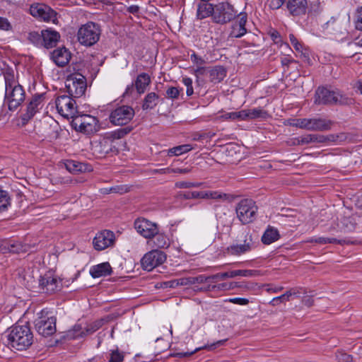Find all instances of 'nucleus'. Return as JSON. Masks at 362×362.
I'll list each match as a JSON object with an SVG mask.
<instances>
[{
  "mask_svg": "<svg viewBox=\"0 0 362 362\" xmlns=\"http://www.w3.org/2000/svg\"><path fill=\"white\" fill-rule=\"evenodd\" d=\"M287 0H270L269 6L271 9L276 10L280 8Z\"/></svg>",
  "mask_w": 362,
  "mask_h": 362,
  "instance_id": "13d9d810",
  "label": "nucleus"
},
{
  "mask_svg": "<svg viewBox=\"0 0 362 362\" xmlns=\"http://www.w3.org/2000/svg\"><path fill=\"white\" fill-rule=\"evenodd\" d=\"M209 278L212 280H224L227 278H232L230 276V272H223V273H218L214 275L209 276Z\"/></svg>",
  "mask_w": 362,
  "mask_h": 362,
  "instance_id": "bf43d9fd",
  "label": "nucleus"
},
{
  "mask_svg": "<svg viewBox=\"0 0 362 362\" xmlns=\"http://www.w3.org/2000/svg\"><path fill=\"white\" fill-rule=\"evenodd\" d=\"M209 280H211V278H209V276H205L204 275H199L198 276H190L189 277V282L192 284H204Z\"/></svg>",
  "mask_w": 362,
  "mask_h": 362,
  "instance_id": "3c124183",
  "label": "nucleus"
},
{
  "mask_svg": "<svg viewBox=\"0 0 362 362\" xmlns=\"http://www.w3.org/2000/svg\"><path fill=\"white\" fill-rule=\"evenodd\" d=\"M200 1H201L197 4V18L199 20H202L211 16L213 18L215 5L209 3L211 0Z\"/></svg>",
  "mask_w": 362,
  "mask_h": 362,
  "instance_id": "b1692460",
  "label": "nucleus"
},
{
  "mask_svg": "<svg viewBox=\"0 0 362 362\" xmlns=\"http://www.w3.org/2000/svg\"><path fill=\"white\" fill-rule=\"evenodd\" d=\"M10 346L18 351L26 350L33 342V334L28 325H15L8 334Z\"/></svg>",
  "mask_w": 362,
  "mask_h": 362,
  "instance_id": "f03ea898",
  "label": "nucleus"
},
{
  "mask_svg": "<svg viewBox=\"0 0 362 362\" xmlns=\"http://www.w3.org/2000/svg\"><path fill=\"white\" fill-rule=\"evenodd\" d=\"M124 356V353L119 351L117 348L114 350H110L108 362H122Z\"/></svg>",
  "mask_w": 362,
  "mask_h": 362,
  "instance_id": "a19ab883",
  "label": "nucleus"
},
{
  "mask_svg": "<svg viewBox=\"0 0 362 362\" xmlns=\"http://www.w3.org/2000/svg\"><path fill=\"white\" fill-rule=\"evenodd\" d=\"M4 79L5 102L8 104L10 110H15L25 100V90L23 86L15 80L13 74H4Z\"/></svg>",
  "mask_w": 362,
  "mask_h": 362,
  "instance_id": "f257e3e1",
  "label": "nucleus"
},
{
  "mask_svg": "<svg viewBox=\"0 0 362 362\" xmlns=\"http://www.w3.org/2000/svg\"><path fill=\"white\" fill-rule=\"evenodd\" d=\"M182 81L184 83V85L187 87V95L188 96L192 95L194 93L192 80L189 77H183Z\"/></svg>",
  "mask_w": 362,
  "mask_h": 362,
  "instance_id": "8fccbe9b",
  "label": "nucleus"
},
{
  "mask_svg": "<svg viewBox=\"0 0 362 362\" xmlns=\"http://www.w3.org/2000/svg\"><path fill=\"white\" fill-rule=\"evenodd\" d=\"M65 86L71 98H80L87 87L86 78L80 74H71L66 79Z\"/></svg>",
  "mask_w": 362,
  "mask_h": 362,
  "instance_id": "0eeeda50",
  "label": "nucleus"
},
{
  "mask_svg": "<svg viewBox=\"0 0 362 362\" xmlns=\"http://www.w3.org/2000/svg\"><path fill=\"white\" fill-rule=\"evenodd\" d=\"M332 100H334V105H351L354 102L352 98L338 89L334 90V97L332 98Z\"/></svg>",
  "mask_w": 362,
  "mask_h": 362,
  "instance_id": "c756f323",
  "label": "nucleus"
},
{
  "mask_svg": "<svg viewBox=\"0 0 362 362\" xmlns=\"http://www.w3.org/2000/svg\"><path fill=\"white\" fill-rule=\"evenodd\" d=\"M115 234L113 232L104 230L98 233L93 238V245L95 250L101 251L113 245Z\"/></svg>",
  "mask_w": 362,
  "mask_h": 362,
  "instance_id": "2eb2a0df",
  "label": "nucleus"
},
{
  "mask_svg": "<svg viewBox=\"0 0 362 362\" xmlns=\"http://www.w3.org/2000/svg\"><path fill=\"white\" fill-rule=\"evenodd\" d=\"M255 247L252 234L247 233L245 235L243 244L233 245L228 247V251L233 255H240L250 251Z\"/></svg>",
  "mask_w": 362,
  "mask_h": 362,
  "instance_id": "dca6fc26",
  "label": "nucleus"
},
{
  "mask_svg": "<svg viewBox=\"0 0 362 362\" xmlns=\"http://www.w3.org/2000/svg\"><path fill=\"white\" fill-rule=\"evenodd\" d=\"M190 57L191 60L197 65H202L204 63V60L194 53L192 54Z\"/></svg>",
  "mask_w": 362,
  "mask_h": 362,
  "instance_id": "0e129e2a",
  "label": "nucleus"
},
{
  "mask_svg": "<svg viewBox=\"0 0 362 362\" xmlns=\"http://www.w3.org/2000/svg\"><path fill=\"white\" fill-rule=\"evenodd\" d=\"M58 112L65 118H74L77 114L75 100L71 96L60 95L55 101Z\"/></svg>",
  "mask_w": 362,
  "mask_h": 362,
  "instance_id": "9b49d317",
  "label": "nucleus"
},
{
  "mask_svg": "<svg viewBox=\"0 0 362 362\" xmlns=\"http://www.w3.org/2000/svg\"><path fill=\"white\" fill-rule=\"evenodd\" d=\"M242 119L247 120V119H253L259 117H264L267 115V112L262 110L261 108H254V109H248L242 110Z\"/></svg>",
  "mask_w": 362,
  "mask_h": 362,
  "instance_id": "7c9ffc66",
  "label": "nucleus"
},
{
  "mask_svg": "<svg viewBox=\"0 0 362 362\" xmlns=\"http://www.w3.org/2000/svg\"><path fill=\"white\" fill-rule=\"evenodd\" d=\"M59 33L55 30H42V46L46 48L55 47L57 42L59 40Z\"/></svg>",
  "mask_w": 362,
  "mask_h": 362,
  "instance_id": "393cba45",
  "label": "nucleus"
},
{
  "mask_svg": "<svg viewBox=\"0 0 362 362\" xmlns=\"http://www.w3.org/2000/svg\"><path fill=\"white\" fill-rule=\"evenodd\" d=\"M11 29V25L6 18L0 17V30H9Z\"/></svg>",
  "mask_w": 362,
  "mask_h": 362,
  "instance_id": "680f3d73",
  "label": "nucleus"
},
{
  "mask_svg": "<svg viewBox=\"0 0 362 362\" xmlns=\"http://www.w3.org/2000/svg\"><path fill=\"white\" fill-rule=\"evenodd\" d=\"M192 149V147L189 144L180 145L172 148H170L168 152L169 156H180L182 153H187Z\"/></svg>",
  "mask_w": 362,
  "mask_h": 362,
  "instance_id": "58836bf2",
  "label": "nucleus"
},
{
  "mask_svg": "<svg viewBox=\"0 0 362 362\" xmlns=\"http://www.w3.org/2000/svg\"><path fill=\"white\" fill-rule=\"evenodd\" d=\"M334 90L319 87L315 93L314 103L317 105H334Z\"/></svg>",
  "mask_w": 362,
  "mask_h": 362,
  "instance_id": "a211bd4d",
  "label": "nucleus"
},
{
  "mask_svg": "<svg viewBox=\"0 0 362 362\" xmlns=\"http://www.w3.org/2000/svg\"><path fill=\"white\" fill-rule=\"evenodd\" d=\"M64 165L66 169L73 173L83 172L86 169L83 163L75 160H67Z\"/></svg>",
  "mask_w": 362,
  "mask_h": 362,
  "instance_id": "e433bc0d",
  "label": "nucleus"
},
{
  "mask_svg": "<svg viewBox=\"0 0 362 362\" xmlns=\"http://www.w3.org/2000/svg\"><path fill=\"white\" fill-rule=\"evenodd\" d=\"M289 40H290L291 45L293 46V47L296 49V50H297V51L302 50V47H303L302 45L298 41V40L296 39V37L294 36L293 34L289 35Z\"/></svg>",
  "mask_w": 362,
  "mask_h": 362,
  "instance_id": "052dcab7",
  "label": "nucleus"
},
{
  "mask_svg": "<svg viewBox=\"0 0 362 362\" xmlns=\"http://www.w3.org/2000/svg\"><path fill=\"white\" fill-rule=\"evenodd\" d=\"M166 260L165 254L158 250L147 252L141 259V265L145 270L151 271Z\"/></svg>",
  "mask_w": 362,
  "mask_h": 362,
  "instance_id": "f8f14e48",
  "label": "nucleus"
},
{
  "mask_svg": "<svg viewBox=\"0 0 362 362\" xmlns=\"http://www.w3.org/2000/svg\"><path fill=\"white\" fill-rule=\"evenodd\" d=\"M180 90L177 88L171 86L166 90V95L168 98L177 99L179 97Z\"/></svg>",
  "mask_w": 362,
  "mask_h": 362,
  "instance_id": "864d4df0",
  "label": "nucleus"
},
{
  "mask_svg": "<svg viewBox=\"0 0 362 362\" xmlns=\"http://www.w3.org/2000/svg\"><path fill=\"white\" fill-rule=\"evenodd\" d=\"M247 23V15L245 13H240L238 20L235 21L230 32V37H241L247 33L245 24Z\"/></svg>",
  "mask_w": 362,
  "mask_h": 362,
  "instance_id": "412c9836",
  "label": "nucleus"
},
{
  "mask_svg": "<svg viewBox=\"0 0 362 362\" xmlns=\"http://www.w3.org/2000/svg\"><path fill=\"white\" fill-rule=\"evenodd\" d=\"M71 59L70 52L65 47H59L52 52V59L58 66H64Z\"/></svg>",
  "mask_w": 362,
  "mask_h": 362,
  "instance_id": "5701e85b",
  "label": "nucleus"
},
{
  "mask_svg": "<svg viewBox=\"0 0 362 362\" xmlns=\"http://www.w3.org/2000/svg\"><path fill=\"white\" fill-rule=\"evenodd\" d=\"M43 100V95H35L28 105L27 110L23 115V119L28 121L41 108L42 103Z\"/></svg>",
  "mask_w": 362,
  "mask_h": 362,
  "instance_id": "4be33fe9",
  "label": "nucleus"
},
{
  "mask_svg": "<svg viewBox=\"0 0 362 362\" xmlns=\"http://www.w3.org/2000/svg\"><path fill=\"white\" fill-rule=\"evenodd\" d=\"M230 284H235V288H240L243 291H250L253 289V284L244 283V282H230Z\"/></svg>",
  "mask_w": 362,
  "mask_h": 362,
  "instance_id": "6e6d98bb",
  "label": "nucleus"
},
{
  "mask_svg": "<svg viewBox=\"0 0 362 362\" xmlns=\"http://www.w3.org/2000/svg\"><path fill=\"white\" fill-rule=\"evenodd\" d=\"M39 287L42 292L52 294L61 288V281L53 276L50 273H46L39 279Z\"/></svg>",
  "mask_w": 362,
  "mask_h": 362,
  "instance_id": "4468645a",
  "label": "nucleus"
},
{
  "mask_svg": "<svg viewBox=\"0 0 362 362\" xmlns=\"http://www.w3.org/2000/svg\"><path fill=\"white\" fill-rule=\"evenodd\" d=\"M28 39L30 42L37 46H42V31L40 34L36 31L30 32L28 33Z\"/></svg>",
  "mask_w": 362,
  "mask_h": 362,
  "instance_id": "79ce46f5",
  "label": "nucleus"
},
{
  "mask_svg": "<svg viewBox=\"0 0 362 362\" xmlns=\"http://www.w3.org/2000/svg\"><path fill=\"white\" fill-rule=\"evenodd\" d=\"M10 204L11 198L8 192L0 186V211L6 209Z\"/></svg>",
  "mask_w": 362,
  "mask_h": 362,
  "instance_id": "4c0bfd02",
  "label": "nucleus"
},
{
  "mask_svg": "<svg viewBox=\"0 0 362 362\" xmlns=\"http://www.w3.org/2000/svg\"><path fill=\"white\" fill-rule=\"evenodd\" d=\"M98 119L93 116L83 115L76 116L72 120V126L78 132L86 134H93L99 130Z\"/></svg>",
  "mask_w": 362,
  "mask_h": 362,
  "instance_id": "6e6552de",
  "label": "nucleus"
},
{
  "mask_svg": "<svg viewBox=\"0 0 362 362\" xmlns=\"http://www.w3.org/2000/svg\"><path fill=\"white\" fill-rule=\"evenodd\" d=\"M160 97L158 94L154 92L148 93L142 103V109L144 110L153 109L159 103Z\"/></svg>",
  "mask_w": 362,
  "mask_h": 362,
  "instance_id": "c85d7f7f",
  "label": "nucleus"
},
{
  "mask_svg": "<svg viewBox=\"0 0 362 362\" xmlns=\"http://www.w3.org/2000/svg\"><path fill=\"white\" fill-rule=\"evenodd\" d=\"M30 13L45 22L57 24V13L52 8L43 4H34L30 7Z\"/></svg>",
  "mask_w": 362,
  "mask_h": 362,
  "instance_id": "9d476101",
  "label": "nucleus"
},
{
  "mask_svg": "<svg viewBox=\"0 0 362 362\" xmlns=\"http://www.w3.org/2000/svg\"><path fill=\"white\" fill-rule=\"evenodd\" d=\"M203 185H204L203 182H199L181 181V182H177L175 183L176 187L180 188V189L201 187Z\"/></svg>",
  "mask_w": 362,
  "mask_h": 362,
  "instance_id": "c03bdc74",
  "label": "nucleus"
},
{
  "mask_svg": "<svg viewBox=\"0 0 362 362\" xmlns=\"http://www.w3.org/2000/svg\"><path fill=\"white\" fill-rule=\"evenodd\" d=\"M178 197L185 199H200V191L180 192Z\"/></svg>",
  "mask_w": 362,
  "mask_h": 362,
  "instance_id": "49530a36",
  "label": "nucleus"
},
{
  "mask_svg": "<svg viewBox=\"0 0 362 362\" xmlns=\"http://www.w3.org/2000/svg\"><path fill=\"white\" fill-rule=\"evenodd\" d=\"M40 316L35 320V327L37 333L47 337L56 332V317L49 316L48 313L42 311Z\"/></svg>",
  "mask_w": 362,
  "mask_h": 362,
  "instance_id": "423d86ee",
  "label": "nucleus"
},
{
  "mask_svg": "<svg viewBox=\"0 0 362 362\" xmlns=\"http://www.w3.org/2000/svg\"><path fill=\"white\" fill-rule=\"evenodd\" d=\"M237 13L233 6L226 0H222L215 4L213 21L219 24H226L233 20Z\"/></svg>",
  "mask_w": 362,
  "mask_h": 362,
  "instance_id": "20e7f679",
  "label": "nucleus"
},
{
  "mask_svg": "<svg viewBox=\"0 0 362 362\" xmlns=\"http://www.w3.org/2000/svg\"><path fill=\"white\" fill-rule=\"evenodd\" d=\"M176 284L182 286L192 285V284L189 282V277L182 278L177 280Z\"/></svg>",
  "mask_w": 362,
  "mask_h": 362,
  "instance_id": "774afa93",
  "label": "nucleus"
},
{
  "mask_svg": "<svg viewBox=\"0 0 362 362\" xmlns=\"http://www.w3.org/2000/svg\"><path fill=\"white\" fill-rule=\"evenodd\" d=\"M152 238V242L154 247L158 248H165L168 247L170 245L169 240L167 236L163 233H159V231Z\"/></svg>",
  "mask_w": 362,
  "mask_h": 362,
  "instance_id": "c9c22d12",
  "label": "nucleus"
},
{
  "mask_svg": "<svg viewBox=\"0 0 362 362\" xmlns=\"http://www.w3.org/2000/svg\"><path fill=\"white\" fill-rule=\"evenodd\" d=\"M134 228L145 238H151L158 232V225L144 218H137L134 221Z\"/></svg>",
  "mask_w": 362,
  "mask_h": 362,
  "instance_id": "ddd939ff",
  "label": "nucleus"
},
{
  "mask_svg": "<svg viewBox=\"0 0 362 362\" xmlns=\"http://www.w3.org/2000/svg\"><path fill=\"white\" fill-rule=\"evenodd\" d=\"M297 122V127L307 130V118H298Z\"/></svg>",
  "mask_w": 362,
  "mask_h": 362,
  "instance_id": "69168bd1",
  "label": "nucleus"
},
{
  "mask_svg": "<svg viewBox=\"0 0 362 362\" xmlns=\"http://www.w3.org/2000/svg\"><path fill=\"white\" fill-rule=\"evenodd\" d=\"M132 130V128L129 127L121 128L113 131L109 134L108 138L112 139H119L124 137Z\"/></svg>",
  "mask_w": 362,
  "mask_h": 362,
  "instance_id": "ea45409f",
  "label": "nucleus"
},
{
  "mask_svg": "<svg viewBox=\"0 0 362 362\" xmlns=\"http://www.w3.org/2000/svg\"><path fill=\"white\" fill-rule=\"evenodd\" d=\"M327 139L322 135L307 134L295 139L294 144L298 145L308 144L311 143H325Z\"/></svg>",
  "mask_w": 362,
  "mask_h": 362,
  "instance_id": "bb28decb",
  "label": "nucleus"
},
{
  "mask_svg": "<svg viewBox=\"0 0 362 362\" xmlns=\"http://www.w3.org/2000/svg\"><path fill=\"white\" fill-rule=\"evenodd\" d=\"M128 191V189L126 186H116L110 188L109 192L110 193H118V194H123Z\"/></svg>",
  "mask_w": 362,
  "mask_h": 362,
  "instance_id": "e2e57ef3",
  "label": "nucleus"
},
{
  "mask_svg": "<svg viewBox=\"0 0 362 362\" xmlns=\"http://www.w3.org/2000/svg\"><path fill=\"white\" fill-rule=\"evenodd\" d=\"M303 303L307 307H311L314 303V300L311 296H306L303 298Z\"/></svg>",
  "mask_w": 362,
  "mask_h": 362,
  "instance_id": "338daca9",
  "label": "nucleus"
},
{
  "mask_svg": "<svg viewBox=\"0 0 362 362\" xmlns=\"http://www.w3.org/2000/svg\"><path fill=\"white\" fill-rule=\"evenodd\" d=\"M257 272L255 270H249V269H239L234 270L230 272V276L232 278L236 276H252L255 274Z\"/></svg>",
  "mask_w": 362,
  "mask_h": 362,
  "instance_id": "a18cd8bd",
  "label": "nucleus"
},
{
  "mask_svg": "<svg viewBox=\"0 0 362 362\" xmlns=\"http://www.w3.org/2000/svg\"><path fill=\"white\" fill-rule=\"evenodd\" d=\"M151 78L148 74L142 73L137 76L134 86L139 94H142L145 92L146 87L151 83Z\"/></svg>",
  "mask_w": 362,
  "mask_h": 362,
  "instance_id": "cd10ccee",
  "label": "nucleus"
},
{
  "mask_svg": "<svg viewBox=\"0 0 362 362\" xmlns=\"http://www.w3.org/2000/svg\"><path fill=\"white\" fill-rule=\"evenodd\" d=\"M300 294V292L296 289H291L289 291H287L283 295L274 298L273 301L275 300H281V302L288 301L290 300V298L293 296H298V295Z\"/></svg>",
  "mask_w": 362,
  "mask_h": 362,
  "instance_id": "37998d69",
  "label": "nucleus"
},
{
  "mask_svg": "<svg viewBox=\"0 0 362 362\" xmlns=\"http://www.w3.org/2000/svg\"><path fill=\"white\" fill-rule=\"evenodd\" d=\"M228 195L219 191H200V199H226Z\"/></svg>",
  "mask_w": 362,
  "mask_h": 362,
  "instance_id": "72a5a7b5",
  "label": "nucleus"
},
{
  "mask_svg": "<svg viewBox=\"0 0 362 362\" xmlns=\"http://www.w3.org/2000/svg\"><path fill=\"white\" fill-rule=\"evenodd\" d=\"M333 122L322 117L307 118V130L324 132L329 130Z\"/></svg>",
  "mask_w": 362,
  "mask_h": 362,
  "instance_id": "f3484780",
  "label": "nucleus"
},
{
  "mask_svg": "<svg viewBox=\"0 0 362 362\" xmlns=\"http://www.w3.org/2000/svg\"><path fill=\"white\" fill-rule=\"evenodd\" d=\"M286 8L293 16L305 15L308 10L307 0H287Z\"/></svg>",
  "mask_w": 362,
  "mask_h": 362,
  "instance_id": "aec40b11",
  "label": "nucleus"
},
{
  "mask_svg": "<svg viewBox=\"0 0 362 362\" xmlns=\"http://www.w3.org/2000/svg\"><path fill=\"white\" fill-rule=\"evenodd\" d=\"M242 110L239 112H226L221 116V118L224 119H231V120H243L242 119Z\"/></svg>",
  "mask_w": 362,
  "mask_h": 362,
  "instance_id": "de8ad7c7",
  "label": "nucleus"
},
{
  "mask_svg": "<svg viewBox=\"0 0 362 362\" xmlns=\"http://www.w3.org/2000/svg\"><path fill=\"white\" fill-rule=\"evenodd\" d=\"M214 286H216V291H229L235 288V284L230 283H222Z\"/></svg>",
  "mask_w": 362,
  "mask_h": 362,
  "instance_id": "5fc2aeb1",
  "label": "nucleus"
},
{
  "mask_svg": "<svg viewBox=\"0 0 362 362\" xmlns=\"http://www.w3.org/2000/svg\"><path fill=\"white\" fill-rule=\"evenodd\" d=\"M336 358L338 362H351L352 361L351 356L344 351H338L336 354Z\"/></svg>",
  "mask_w": 362,
  "mask_h": 362,
  "instance_id": "603ef678",
  "label": "nucleus"
},
{
  "mask_svg": "<svg viewBox=\"0 0 362 362\" xmlns=\"http://www.w3.org/2000/svg\"><path fill=\"white\" fill-rule=\"evenodd\" d=\"M100 36V26L93 22L82 25L77 33L78 42L87 47L95 45L99 40Z\"/></svg>",
  "mask_w": 362,
  "mask_h": 362,
  "instance_id": "7ed1b4c3",
  "label": "nucleus"
},
{
  "mask_svg": "<svg viewBox=\"0 0 362 362\" xmlns=\"http://www.w3.org/2000/svg\"><path fill=\"white\" fill-rule=\"evenodd\" d=\"M355 27L358 30H362V6L356 9Z\"/></svg>",
  "mask_w": 362,
  "mask_h": 362,
  "instance_id": "09e8293b",
  "label": "nucleus"
},
{
  "mask_svg": "<svg viewBox=\"0 0 362 362\" xmlns=\"http://www.w3.org/2000/svg\"><path fill=\"white\" fill-rule=\"evenodd\" d=\"M104 324V320L100 319L96 320L88 325L86 328L85 332H81V327L78 325L74 326V330L69 331L68 335L72 338H78L79 337H84L86 335H89L95 332H96L98 329H100Z\"/></svg>",
  "mask_w": 362,
  "mask_h": 362,
  "instance_id": "6ab92c4d",
  "label": "nucleus"
},
{
  "mask_svg": "<svg viewBox=\"0 0 362 362\" xmlns=\"http://www.w3.org/2000/svg\"><path fill=\"white\" fill-rule=\"evenodd\" d=\"M226 302H230L234 304L241 305H245L249 303V300L247 298H228L225 300Z\"/></svg>",
  "mask_w": 362,
  "mask_h": 362,
  "instance_id": "4d7b16f0",
  "label": "nucleus"
},
{
  "mask_svg": "<svg viewBox=\"0 0 362 362\" xmlns=\"http://www.w3.org/2000/svg\"><path fill=\"white\" fill-rule=\"evenodd\" d=\"M134 110L128 105H122L113 110L110 116V122L117 126L126 125L134 117Z\"/></svg>",
  "mask_w": 362,
  "mask_h": 362,
  "instance_id": "1a4fd4ad",
  "label": "nucleus"
},
{
  "mask_svg": "<svg viewBox=\"0 0 362 362\" xmlns=\"http://www.w3.org/2000/svg\"><path fill=\"white\" fill-rule=\"evenodd\" d=\"M226 76V70L221 66H216L210 71V81L214 83L221 82Z\"/></svg>",
  "mask_w": 362,
  "mask_h": 362,
  "instance_id": "f704fd0d",
  "label": "nucleus"
},
{
  "mask_svg": "<svg viewBox=\"0 0 362 362\" xmlns=\"http://www.w3.org/2000/svg\"><path fill=\"white\" fill-rule=\"evenodd\" d=\"M257 209L253 200L243 199L236 206L237 216L243 224L252 223L255 219Z\"/></svg>",
  "mask_w": 362,
  "mask_h": 362,
  "instance_id": "39448f33",
  "label": "nucleus"
},
{
  "mask_svg": "<svg viewBox=\"0 0 362 362\" xmlns=\"http://www.w3.org/2000/svg\"><path fill=\"white\" fill-rule=\"evenodd\" d=\"M311 243H315L318 244H327V243H333V244H339L341 245H350V244H354L355 242L351 241L349 240H345V239H337L333 238H324V237H320L317 238L312 239L310 240Z\"/></svg>",
  "mask_w": 362,
  "mask_h": 362,
  "instance_id": "2f4dec72",
  "label": "nucleus"
},
{
  "mask_svg": "<svg viewBox=\"0 0 362 362\" xmlns=\"http://www.w3.org/2000/svg\"><path fill=\"white\" fill-rule=\"evenodd\" d=\"M279 238V231L274 228H269L265 230L262 241L264 244L269 245Z\"/></svg>",
  "mask_w": 362,
  "mask_h": 362,
  "instance_id": "473e14b6",
  "label": "nucleus"
},
{
  "mask_svg": "<svg viewBox=\"0 0 362 362\" xmlns=\"http://www.w3.org/2000/svg\"><path fill=\"white\" fill-rule=\"evenodd\" d=\"M112 267L108 262H103L93 266L90 269V274L93 278H99L111 274Z\"/></svg>",
  "mask_w": 362,
  "mask_h": 362,
  "instance_id": "a878e982",
  "label": "nucleus"
}]
</instances>
